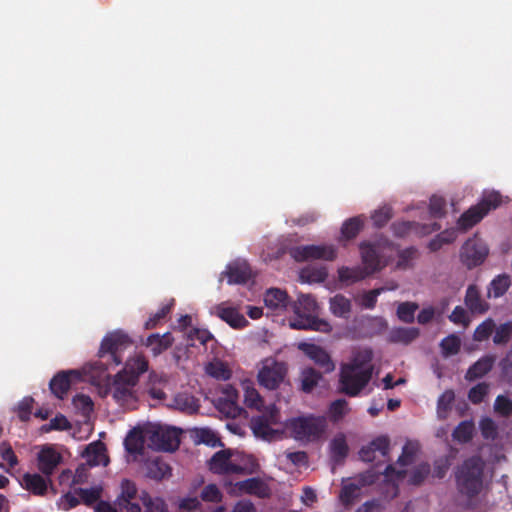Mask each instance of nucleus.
I'll use <instances>...</instances> for the list:
<instances>
[{"label": "nucleus", "instance_id": "1a4fd4ad", "mask_svg": "<svg viewBox=\"0 0 512 512\" xmlns=\"http://www.w3.org/2000/svg\"><path fill=\"white\" fill-rule=\"evenodd\" d=\"M259 412L260 415L251 418L250 428L256 437L269 439L275 433L272 425L280 423V411L275 404H270Z\"/></svg>", "mask_w": 512, "mask_h": 512}, {"label": "nucleus", "instance_id": "69168bd1", "mask_svg": "<svg viewBox=\"0 0 512 512\" xmlns=\"http://www.w3.org/2000/svg\"><path fill=\"white\" fill-rule=\"evenodd\" d=\"M415 226L416 223L412 221H398L391 225V229L396 237L403 238L407 236Z\"/></svg>", "mask_w": 512, "mask_h": 512}, {"label": "nucleus", "instance_id": "09e8293b", "mask_svg": "<svg viewBox=\"0 0 512 512\" xmlns=\"http://www.w3.org/2000/svg\"><path fill=\"white\" fill-rule=\"evenodd\" d=\"M349 411L348 402L345 399H337L330 404L329 414L333 421L343 418Z\"/></svg>", "mask_w": 512, "mask_h": 512}, {"label": "nucleus", "instance_id": "f704fd0d", "mask_svg": "<svg viewBox=\"0 0 512 512\" xmlns=\"http://www.w3.org/2000/svg\"><path fill=\"white\" fill-rule=\"evenodd\" d=\"M139 499L145 508V512H167V505L160 497H152L147 491H142Z\"/></svg>", "mask_w": 512, "mask_h": 512}, {"label": "nucleus", "instance_id": "a211bd4d", "mask_svg": "<svg viewBox=\"0 0 512 512\" xmlns=\"http://www.w3.org/2000/svg\"><path fill=\"white\" fill-rule=\"evenodd\" d=\"M237 487L240 491L249 495H255L259 498H267L271 493L269 486L258 477L240 481L237 483Z\"/></svg>", "mask_w": 512, "mask_h": 512}, {"label": "nucleus", "instance_id": "9d476101", "mask_svg": "<svg viewBox=\"0 0 512 512\" xmlns=\"http://www.w3.org/2000/svg\"><path fill=\"white\" fill-rule=\"evenodd\" d=\"M286 374L287 367L285 363L267 358L262 363L257 379L262 387L268 390H276L284 381Z\"/></svg>", "mask_w": 512, "mask_h": 512}, {"label": "nucleus", "instance_id": "bf43d9fd", "mask_svg": "<svg viewBox=\"0 0 512 512\" xmlns=\"http://www.w3.org/2000/svg\"><path fill=\"white\" fill-rule=\"evenodd\" d=\"M417 249L415 247H408L398 252L397 267L406 269L411 266L412 260L416 257Z\"/></svg>", "mask_w": 512, "mask_h": 512}, {"label": "nucleus", "instance_id": "5fc2aeb1", "mask_svg": "<svg viewBox=\"0 0 512 512\" xmlns=\"http://www.w3.org/2000/svg\"><path fill=\"white\" fill-rule=\"evenodd\" d=\"M417 453V445L408 442L404 445L402 453L399 456L397 462L401 467L408 466L413 463Z\"/></svg>", "mask_w": 512, "mask_h": 512}, {"label": "nucleus", "instance_id": "aec40b11", "mask_svg": "<svg viewBox=\"0 0 512 512\" xmlns=\"http://www.w3.org/2000/svg\"><path fill=\"white\" fill-rule=\"evenodd\" d=\"M464 303L473 314H483L489 308L488 304L482 299L480 291L476 285L468 286Z\"/></svg>", "mask_w": 512, "mask_h": 512}, {"label": "nucleus", "instance_id": "f257e3e1", "mask_svg": "<svg viewBox=\"0 0 512 512\" xmlns=\"http://www.w3.org/2000/svg\"><path fill=\"white\" fill-rule=\"evenodd\" d=\"M485 462L473 455L465 459L455 470V482L458 492L472 499L480 494L483 488Z\"/></svg>", "mask_w": 512, "mask_h": 512}, {"label": "nucleus", "instance_id": "ea45409f", "mask_svg": "<svg viewBox=\"0 0 512 512\" xmlns=\"http://www.w3.org/2000/svg\"><path fill=\"white\" fill-rule=\"evenodd\" d=\"M322 375L314 368H306L301 373V388L304 392H311L317 386Z\"/></svg>", "mask_w": 512, "mask_h": 512}, {"label": "nucleus", "instance_id": "13d9d810", "mask_svg": "<svg viewBox=\"0 0 512 512\" xmlns=\"http://www.w3.org/2000/svg\"><path fill=\"white\" fill-rule=\"evenodd\" d=\"M430 474V465L422 463L418 465L411 473L409 483L412 485H420Z\"/></svg>", "mask_w": 512, "mask_h": 512}, {"label": "nucleus", "instance_id": "7ed1b4c3", "mask_svg": "<svg viewBox=\"0 0 512 512\" xmlns=\"http://www.w3.org/2000/svg\"><path fill=\"white\" fill-rule=\"evenodd\" d=\"M285 427L296 440L311 442L324 434L327 422L322 416H299L288 419Z\"/></svg>", "mask_w": 512, "mask_h": 512}, {"label": "nucleus", "instance_id": "2f4dec72", "mask_svg": "<svg viewBox=\"0 0 512 512\" xmlns=\"http://www.w3.org/2000/svg\"><path fill=\"white\" fill-rule=\"evenodd\" d=\"M169 473V465L159 458L150 460L146 463V476L150 479L161 480Z\"/></svg>", "mask_w": 512, "mask_h": 512}, {"label": "nucleus", "instance_id": "423d86ee", "mask_svg": "<svg viewBox=\"0 0 512 512\" xmlns=\"http://www.w3.org/2000/svg\"><path fill=\"white\" fill-rule=\"evenodd\" d=\"M131 345V338L129 337L128 334L121 330H117L107 334L101 342V346L98 353L100 358H108L107 362L105 363V369H108V366L110 365V360L113 362L115 366L121 364V353Z\"/></svg>", "mask_w": 512, "mask_h": 512}, {"label": "nucleus", "instance_id": "79ce46f5", "mask_svg": "<svg viewBox=\"0 0 512 512\" xmlns=\"http://www.w3.org/2000/svg\"><path fill=\"white\" fill-rule=\"evenodd\" d=\"M217 408L228 418H237L244 412V409L238 405V402L231 399L219 398Z\"/></svg>", "mask_w": 512, "mask_h": 512}, {"label": "nucleus", "instance_id": "393cba45", "mask_svg": "<svg viewBox=\"0 0 512 512\" xmlns=\"http://www.w3.org/2000/svg\"><path fill=\"white\" fill-rule=\"evenodd\" d=\"M21 485L34 495L43 496L47 492V481L39 474L25 473Z\"/></svg>", "mask_w": 512, "mask_h": 512}, {"label": "nucleus", "instance_id": "9b49d317", "mask_svg": "<svg viewBox=\"0 0 512 512\" xmlns=\"http://www.w3.org/2000/svg\"><path fill=\"white\" fill-rule=\"evenodd\" d=\"M290 256L297 262L311 259L333 261L337 257L336 248L333 245H302L289 249Z\"/></svg>", "mask_w": 512, "mask_h": 512}, {"label": "nucleus", "instance_id": "4c0bfd02", "mask_svg": "<svg viewBox=\"0 0 512 512\" xmlns=\"http://www.w3.org/2000/svg\"><path fill=\"white\" fill-rule=\"evenodd\" d=\"M244 403L247 407L262 411L265 409L264 400L259 392L250 385L244 387Z\"/></svg>", "mask_w": 512, "mask_h": 512}, {"label": "nucleus", "instance_id": "5701e85b", "mask_svg": "<svg viewBox=\"0 0 512 512\" xmlns=\"http://www.w3.org/2000/svg\"><path fill=\"white\" fill-rule=\"evenodd\" d=\"M419 335L420 330L417 327H394L389 332L388 341L408 345L416 340Z\"/></svg>", "mask_w": 512, "mask_h": 512}, {"label": "nucleus", "instance_id": "f03ea898", "mask_svg": "<svg viewBox=\"0 0 512 512\" xmlns=\"http://www.w3.org/2000/svg\"><path fill=\"white\" fill-rule=\"evenodd\" d=\"M294 319L290 321V327L298 330H311L322 333L332 331L331 324L316 316L318 304L310 295H301L293 305Z\"/></svg>", "mask_w": 512, "mask_h": 512}, {"label": "nucleus", "instance_id": "473e14b6", "mask_svg": "<svg viewBox=\"0 0 512 512\" xmlns=\"http://www.w3.org/2000/svg\"><path fill=\"white\" fill-rule=\"evenodd\" d=\"M145 438L140 430H131L125 438L124 445L131 454H142L144 450Z\"/></svg>", "mask_w": 512, "mask_h": 512}, {"label": "nucleus", "instance_id": "052dcab7", "mask_svg": "<svg viewBox=\"0 0 512 512\" xmlns=\"http://www.w3.org/2000/svg\"><path fill=\"white\" fill-rule=\"evenodd\" d=\"M494 410L501 416L508 417L512 414V401L504 395H499L495 399Z\"/></svg>", "mask_w": 512, "mask_h": 512}, {"label": "nucleus", "instance_id": "49530a36", "mask_svg": "<svg viewBox=\"0 0 512 512\" xmlns=\"http://www.w3.org/2000/svg\"><path fill=\"white\" fill-rule=\"evenodd\" d=\"M102 488L101 487H93V488H80L78 490V495L80 496L83 503L87 506H91L94 503H98L101 497Z\"/></svg>", "mask_w": 512, "mask_h": 512}, {"label": "nucleus", "instance_id": "c03bdc74", "mask_svg": "<svg viewBox=\"0 0 512 512\" xmlns=\"http://www.w3.org/2000/svg\"><path fill=\"white\" fill-rule=\"evenodd\" d=\"M494 329V321L491 318H488L476 327L473 334V339L477 342L485 341L492 335Z\"/></svg>", "mask_w": 512, "mask_h": 512}, {"label": "nucleus", "instance_id": "412c9836", "mask_svg": "<svg viewBox=\"0 0 512 512\" xmlns=\"http://www.w3.org/2000/svg\"><path fill=\"white\" fill-rule=\"evenodd\" d=\"M173 342L174 338L172 334L166 332L163 335L158 333L149 335L144 344L146 347L150 348L154 356H158L169 349L173 345Z\"/></svg>", "mask_w": 512, "mask_h": 512}, {"label": "nucleus", "instance_id": "6e6552de", "mask_svg": "<svg viewBox=\"0 0 512 512\" xmlns=\"http://www.w3.org/2000/svg\"><path fill=\"white\" fill-rule=\"evenodd\" d=\"M372 378L370 370L358 371L342 366L340 373V390L349 397H356L368 385Z\"/></svg>", "mask_w": 512, "mask_h": 512}, {"label": "nucleus", "instance_id": "37998d69", "mask_svg": "<svg viewBox=\"0 0 512 512\" xmlns=\"http://www.w3.org/2000/svg\"><path fill=\"white\" fill-rule=\"evenodd\" d=\"M441 352L444 357L458 354L461 348V340L456 334H450L440 342Z\"/></svg>", "mask_w": 512, "mask_h": 512}, {"label": "nucleus", "instance_id": "6ab92c4d", "mask_svg": "<svg viewBox=\"0 0 512 512\" xmlns=\"http://www.w3.org/2000/svg\"><path fill=\"white\" fill-rule=\"evenodd\" d=\"M495 363V356L485 355L469 367L465 374L467 381H474L488 374Z\"/></svg>", "mask_w": 512, "mask_h": 512}, {"label": "nucleus", "instance_id": "a19ab883", "mask_svg": "<svg viewBox=\"0 0 512 512\" xmlns=\"http://www.w3.org/2000/svg\"><path fill=\"white\" fill-rule=\"evenodd\" d=\"M418 308L419 305L416 302H402L397 307V317L400 321L411 324L415 320V312Z\"/></svg>", "mask_w": 512, "mask_h": 512}, {"label": "nucleus", "instance_id": "c9c22d12", "mask_svg": "<svg viewBox=\"0 0 512 512\" xmlns=\"http://www.w3.org/2000/svg\"><path fill=\"white\" fill-rule=\"evenodd\" d=\"M364 227V218L362 216L352 217L346 220L341 228L342 236L351 240L354 239Z\"/></svg>", "mask_w": 512, "mask_h": 512}, {"label": "nucleus", "instance_id": "338daca9", "mask_svg": "<svg viewBox=\"0 0 512 512\" xmlns=\"http://www.w3.org/2000/svg\"><path fill=\"white\" fill-rule=\"evenodd\" d=\"M454 399H455V393L453 390H445L441 395L440 397L438 398V401H437V410H438V413H441L442 411L443 412H447L448 410L451 409V406H452V403L454 402Z\"/></svg>", "mask_w": 512, "mask_h": 512}, {"label": "nucleus", "instance_id": "4468645a", "mask_svg": "<svg viewBox=\"0 0 512 512\" xmlns=\"http://www.w3.org/2000/svg\"><path fill=\"white\" fill-rule=\"evenodd\" d=\"M80 379L81 373L78 370H62L50 380V391L57 398L64 399L73 381H79Z\"/></svg>", "mask_w": 512, "mask_h": 512}, {"label": "nucleus", "instance_id": "bb28decb", "mask_svg": "<svg viewBox=\"0 0 512 512\" xmlns=\"http://www.w3.org/2000/svg\"><path fill=\"white\" fill-rule=\"evenodd\" d=\"M373 359V353L370 349H363L357 351L349 363L344 366L358 371L370 370L373 374V365L371 361Z\"/></svg>", "mask_w": 512, "mask_h": 512}, {"label": "nucleus", "instance_id": "39448f33", "mask_svg": "<svg viewBox=\"0 0 512 512\" xmlns=\"http://www.w3.org/2000/svg\"><path fill=\"white\" fill-rule=\"evenodd\" d=\"M502 196L499 192L492 191L485 193L479 203L470 207L459 218L457 224L463 229L467 230L479 223L489 211L494 210L500 206Z\"/></svg>", "mask_w": 512, "mask_h": 512}, {"label": "nucleus", "instance_id": "c85d7f7f", "mask_svg": "<svg viewBox=\"0 0 512 512\" xmlns=\"http://www.w3.org/2000/svg\"><path fill=\"white\" fill-rule=\"evenodd\" d=\"M331 313L340 318L347 319L351 312V301L342 294H337L329 301Z\"/></svg>", "mask_w": 512, "mask_h": 512}, {"label": "nucleus", "instance_id": "7c9ffc66", "mask_svg": "<svg viewBox=\"0 0 512 512\" xmlns=\"http://www.w3.org/2000/svg\"><path fill=\"white\" fill-rule=\"evenodd\" d=\"M475 431V425L471 420L461 421L454 429L452 437L461 444L468 443L472 440Z\"/></svg>", "mask_w": 512, "mask_h": 512}, {"label": "nucleus", "instance_id": "20e7f679", "mask_svg": "<svg viewBox=\"0 0 512 512\" xmlns=\"http://www.w3.org/2000/svg\"><path fill=\"white\" fill-rule=\"evenodd\" d=\"M137 384L138 375L135 371L124 369L109 380L108 392L118 404L125 406L136 400L134 388Z\"/></svg>", "mask_w": 512, "mask_h": 512}, {"label": "nucleus", "instance_id": "f3484780", "mask_svg": "<svg viewBox=\"0 0 512 512\" xmlns=\"http://www.w3.org/2000/svg\"><path fill=\"white\" fill-rule=\"evenodd\" d=\"M360 252L364 268L368 275L380 270V256L378 248L375 244L363 242L360 244Z\"/></svg>", "mask_w": 512, "mask_h": 512}, {"label": "nucleus", "instance_id": "ddd939ff", "mask_svg": "<svg viewBox=\"0 0 512 512\" xmlns=\"http://www.w3.org/2000/svg\"><path fill=\"white\" fill-rule=\"evenodd\" d=\"M138 488L130 479H123L120 483V493L116 497L115 505L120 512H141L142 508L134 500L137 498Z\"/></svg>", "mask_w": 512, "mask_h": 512}, {"label": "nucleus", "instance_id": "58836bf2", "mask_svg": "<svg viewBox=\"0 0 512 512\" xmlns=\"http://www.w3.org/2000/svg\"><path fill=\"white\" fill-rule=\"evenodd\" d=\"M338 275L340 281L345 283H355L369 276L361 267H341L338 270Z\"/></svg>", "mask_w": 512, "mask_h": 512}, {"label": "nucleus", "instance_id": "a18cd8bd", "mask_svg": "<svg viewBox=\"0 0 512 512\" xmlns=\"http://www.w3.org/2000/svg\"><path fill=\"white\" fill-rule=\"evenodd\" d=\"M174 406L185 412H194L197 409L195 398L187 394H177L174 398Z\"/></svg>", "mask_w": 512, "mask_h": 512}, {"label": "nucleus", "instance_id": "dca6fc26", "mask_svg": "<svg viewBox=\"0 0 512 512\" xmlns=\"http://www.w3.org/2000/svg\"><path fill=\"white\" fill-rule=\"evenodd\" d=\"M61 455L53 447H44L37 456L38 469L47 477L52 475L61 462Z\"/></svg>", "mask_w": 512, "mask_h": 512}, {"label": "nucleus", "instance_id": "4be33fe9", "mask_svg": "<svg viewBox=\"0 0 512 512\" xmlns=\"http://www.w3.org/2000/svg\"><path fill=\"white\" fill-rule=\"evenodd\" d=\"M217 315L232 328L240 329L248 325V320L234 307H226L223 304L217 307Z\"/></svg>", "mask_w": 512, "mask_h": 512}, {"label": "nucleus", "instance_id": "3c124183", "mask_svg": "<svg viewBox=\"0 0 512 512\" xmlns=\"http://www.w3.org/2000/svg\"><path fill=\"white\" fill-rule=\"evenodd\" d=\"M493 342L497 345L506 344L512 336V322H506L495 328Z\"/></svg>", "mask_w": 512, "mask_h": 512}, {"label": "nucleus", "instance_id": "cd10ccee", "mask_svg": "<svg viewBox=\"0 0 512 512\" xmlns=\"http://www.w3.org/2000/svg\"><path fill=\"white\" fill-rule=\"evenodd\" d=\"M309 357L323 370L324 373H330L335 369V365L330 355L321 347L311 345L308 351Z\"/></svg>", "mask_w": 512, "mask_h": 512}, {"label": "nucleus", "instance_id": "864d4df0", "mask_svg": "<svg viewBox=\"0 0 512 512\" xmlns=\"http://www.w3.org/2000/svg\"><path fill=\"white\" fill-rule=\"evenodd\" d=\"M72 403L83 415H89L93 411L94 404L88 395L77 394L73 397Z\"/></svg>", "mask_w": 512, "mask_h": 512}, {"label": "nucleus", "instance_id": "680f3d73", "mask_svg": "<svg viewBox=\"0 0 512 512\" xmlns=\"http://www.w3.org/2000/svg\"><path fill=\"white\" fill-rule=\"evenodd\" d=\"M480 430L483 438L494 440L496 439L498 432L495 422L491 418H483L480 421Z\"/></svg>", "mask_w": 512, "mask_h": 512}, {"label": "nucleus", "instance_id": "603ef678", "mask_svg": "<svg viewBox=\"0 0 512 512\" xmlns=\"http://www.w3.org/2000/svg\"><path fill=\"white\" fill-rule=\"evenodd\" d=\"M172 306L173 301L163 305L155 314L151 315L144 324L145 329H154L170 313Z\"/></svg>", "mask_w": 512, "mask_h": 512}, {"label": "nucleus", "instance_id": "6e6d98bb", "mask_svg": "<svg viewBox=\"0 0 512 512\" xmlns=\"http://www.w3.org/2000/svg\"><path fill=\"white\" fill-rule=\"evenodd\" d=\"M358 490L359 489L355 484L345 485L341 489L340 495H339V499H340L341 503L346 507L352 505L358 496Z\"/></svg>", "mask_w": 512, "mask_h": 512}, {"label": "nucleus", "instance_id": "e433bc0d", "mask_svg": "<svg viewBox=\"0 0 512 512\" xmlns=\"http://www.w3.org/2000/svg\"><path fill=\"white\" fill-rule=\"evenodd\" d=\"M511 285L510 277L506 274L495 277L489 286L488 294L495 298L503 296Z\"/></svg>", "mask_w": 512, "mask_h": 512}, {"label": "nucleus", "instance_id": "de8ad7c7", "mask_svg": "<svg viewBox=\"0 0 512 512\" xmlns=\"http://www.w3.org/2000/svg\"><path fill=\"white\" fill-rule=\"evenodd\" d=\"M200 498L204 502L219 503L223 494L216 484H208L202 489Z\"/></svg>", "mask_w": 512, "mask_h": 512}, {"label": "nucleus", "instance_id": "774afa93", "mask_svg": "<svg viewBox=\"0 0 512 512\" xmlns=\"http://www.w3.org/2000/svg\"><path fill=\"white\" fill-rule=\"evenodd\" d=\"M448 318L452 323L463 325L464 327H468L470 324L467 312L462 306H456Z\"/></svg>", "mask_w": 512, "mask_h": 512}, {"label": "nucleus", "instance_id": "e2e57ef3", "mask_svg": "<svg viewBox=\"0 0 512 512\" xmlns=\"http://www.w3.org/2000/svg\"><path fill=\"white\" fill-rule=\"evenodd\" d=\"M392 218V209L390 207H382L372 214V220L376 227L381 228L385 226Z\"/></svg>", "mask_w": 512, "mask_h": 512}, {"label": "nucleus", "instance_id": "c756f323", "mask_svg": "<svg viewBox=\"0 0 512 512\" xmlns=\"http://www.w3.org/2000/svg\"><path fill=\"white\" fill-rule=\"evenodd\" d=\"M231 458L229 450H220L216 452L209 461L210 470L219 475H227V466Z\"/></svg>", "mask_w": 512, "mask_h": 512}, {"label": "nucleus", "instance_id": "0eeeda50", "mask_svg": "<svg viewBox=\"0 0 512 512\" xmlns=\"http://www.w3.org/2000/svg\"><path fill=\"white\" fill-rule=\"evenodd\" d=\"M149 446L158 451L172 452L180 445L179 430L168 426H154L148 430Z\"/></svg>", "mask_w": 512, "mask_h": 512}, {"label": "nucleus", "instance_id": "4d7b16f0", "mask_svg": "<svg viewBox=\"0 0 512 512\" xmlns=\"http://www.w3.org/2000/svg\"><path fill=\"white\" fill-rule=\"evenodd\" d=\"M446 201L443 197L433 195L429 202V212L434 218H441L445 215Z\"/></svg>", "mask_w": 512, "mask_h": 512}, {"label": "nucleus", "instance_id": "a878e982", "mask_svg": "<svg viewBox=\"0 0 512 512\" xmlns=\"http://www.w3.org/2000/svg\"><path fill=\"white\" fill-rule=\"evenodd\" d=\"M288 295L285 291L278 288H270L264 295L266 307L272 310H282L288 305Z\"/></svg>", "mask_w": 512, "mask_h": 512}, {"label": "nucleus", "instance_id": "0e129e2a", "mask_svg": "<svg viewBox=\"0 0 512 512\" xmlns=\"http://www.w3.org/2000/svg\"><path fill=\"white\" fill-rule=\"evenodd\" d=\"M327 277V271L324 268L320 269H304L301 272V278L306 282H323Z\"/></svg>", "mask_w": 512, "mask_h": 512}, {"label": "nucleus", "instance_id": "f8f14e48", "mask_svg": "<svg viewBox=\"0 0 512 512\" xmlns=\"http://www.w3.org/2000/svg\"><path fill=\"white\" fill-rule=\"evenodd\" d=\"M488 253L489 249L485 242L475 235L463 244L460 258L468 269H472L481 265L488 256Z\"/></svg>", "mask_w": 512, "mask_h": 512}, {"label": "nucleus", "instance_id": "8fccbe9b", "mask_svg": "<svg viewBox=\"0 0 512 512\" xmlns=\"http://www.w3.org/2000/svg\"><path fill=\"white\" fill-rule=\"evenodd\" d=\"M489 392V384L486 382L478 383L473 386L468 392V399L473 404H480Z\"/></svg>", "mask_w": 512, "mask_h": 512}, {"label": "nucleus", "instance_id": "72a5a7b5", "mask_svg": "<svg viewBox=\"0 0 512 512\" xmlns=\"http://www.w3.org/2000/svg\"><path fill=\"white\" fill-rule=\"evenodd\" d=\"M331 458L335 463H341L348 455V445L343 435L336 436L330 443Z\"/></svg>", "mask_w": 512, "mask_h": 512}, {"label": "nucleus", "instance_id": "b1692460", "mask_svg": "<svg viewBox=\"0 0 512 512\" xmlns=\"http://www.w3.org/2000/svg\"><path fill=\"white\" fill-rule=\"evenodd\" d=\"M89 466H106L109 463V458L106 454V448L101 442L90 444L84 454Z\"/></svg>", "mask_w": 512, "mask_h": 512}, {"label": "nucleus", "instance_id": "2eb2a0df", "mask_svg": "<svg viewBox=\"0 0 512 512\" xmlns=\"http://www.w3.org/2000/svg\"><path fill=\"white\" fill-rule=\"evenodd\" d=\"M228 284H246L252 278V270L246 261H235L227 265L223 272Z\"/></svg>", "mask_w": 512, "mask_h": 512}]
</instances>
